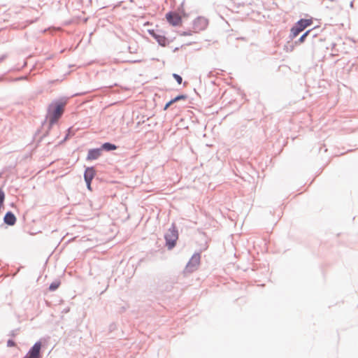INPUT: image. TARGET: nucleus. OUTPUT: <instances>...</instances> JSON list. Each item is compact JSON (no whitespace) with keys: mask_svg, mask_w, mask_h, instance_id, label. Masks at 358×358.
Returning <instances> with one entry per match:
<instances>
[{"mask_svg":"<svg viewBox=\"0 0 358 358\" xmlns=\"http://www.w3.org/2000/svg\"><path fill=\"white\" fill-rule=\"evenodd\" d=\"M166 245L169 250L173 248L178 238V233L175 227L170 228L165 234Z\"/></svg>","mask_w":358,"mask_h":358,"instance_id":"nucleus-3","label":"nucleus"},{"mask_svg":"<svg viewBox=\"0 0 358 358\" xmlns=\"http://www.w3.org/2000/svg\"><path fill=\"white\" fill-rule=\"evenodd\" d=\"M8 347H14L15 346V343L13 340H8L7 342Z\"/></svg>","mask_w":358,"mask_h":358,"instance_id":"nucleus-17","label":"nucleus"},{"mask_svg":"<svg viewBox=\"0 0 358 358\" xmlns=\"http://www.w3.org/2000/svg\"><path fill=\"white\" fill-rule=\"evenodd\" d=\"M197 24H201L204 27L206 26V21L204 19L198 18L195 20L194 25L196 26Z\"/></svg>","mask_w":358,"mask_h":358,"instance_id":"nucleus-14","label":"nucleus"},{"mask_svg":"<svg viewBox=\"0 0 358 358\" xmlns=\"http://www.w3.org/2000/svg\"><path fill=\"white\" fill-rule=\"evenodd\" d=\"M200 255H198V254H195L194 255L189 262L187 264V268H190L191 266H196L199 264L200 263Z\"/></svg>","mask_w":358,"mask_h":358,"instance_id":"nucleus-10","label":"nucleus"},{"mask_svg":"<svg viewBox=\"0 0 358 358\" xmlns=\"http://www.w3.org/2000/svg\"><path fill=\"white\" fill-rule=\"evenodd\" d=\"M58 287H59V283H57V282H53V283H52V284L50 285L49 289H50V290H51V291H54V290L57 289L58 288Z\"/></svg>","mask_w":358,"mask_h":358,"instance_id":"nucleus-16","label":"nucleus"},{"mask_svg":"<svg viewBox=\"0 0 358 358\" xmlns=\"http://www.w3.org/2000/svg\"><path fill=\"white\" fill-rule=\"evenodd\" d=\"M312 18L299 20L291 29L290 34L292 38L296 37L301 31L313 24Z\"/></svg>","mask_w":358,"mask_h":358,"instance_id":"nucleus-2","label":"nucleus"},{"mask_svg":"<svg viewBox=\"0 0 358 358\" xmlns=\"http://www.w3.org/2000/svg\"><path fill=\"white\" fill-rule=\"evenodd\" d=\"M166 20L173 27H180L182 24L181 15L176 12H169L166 14Z\"/></svg>","mask_w":358,"mask_h":358,"instance_id":"nucleus-4","label":"nucleus"},{"mask_svg":"<svg viewBox=\"0 0 358 358\" xmlns=\"http://www.w3.org/2000/svg\"><path fill=\"white\" fill-rule=\"evenodd\" d=\"M41 348V343L40 342L36 343L24 358H39Z\"/></svg>","mask_w":358,"mask_h":358,"instance_id":"nucleus-6","label":"nucleus"},{"mask_svg":"<svg viewBox=\"0 0 358 358\" xmlns=\"http://www.w3.org/2000/svg\"><path fill=\"white\" fill-rule=\"evenodd\" d=\"M101 155V149L90 150L87 157V160H93L97 159Z\"/></svg>","mask_w":358,"mask_h":358,"instance_id":"nucleus-9","label":"nucleus"},{"mask_svg":"<svg viewBox=\"0 0 358 358\" xmlns=\"http://www.w3.org/2000/svg\"><path fill=\"white\" fill-rule=\"evenodd\" d=\"M186 99V96L185 95H178L176 97H175L174 99H171L170 101H169L164 106V110H166L168 109V108L171 106L173 103L178 101H180V100H183V99Z\"/></svg>","mask_w":358,"mask_h":358,"instance_id":"nucleus-11","label":"nucleus"},{"mask_svg":"<svg viewBox=\"0 0 358 358\" xmlns=\"http://www.w3.org/2000/svg\"><path fill=\"white\" fill-rule=\"evenodd\" d=\"M148 31L161 46L165 47L169 44V40L165 36L157 34L154 29H149Z\"/></svg>","mask_w":358,"mask_h":358,"instance_id":"nucleus-5","label":"nucleus"},{"mask_svg":"<svg viewBox=\"0 0 358 358\" xmlns=\"http://www.w3.org/2000/svg\"><path fill=\"white\" fill-rule=\"evenodd\" d=\"M95 176V170L93 167L87 168L84 174L85 180L87 188L91 190V182Z\"/></svg>","mask_w":358,"mask_h":358,"instance_id":"nucleus-7","label":"nucleus"},{"mask_svg":"<svg viewBox=\"0 0 358 358\" xmlns=\"http://www.w3.org/2000/svg\"><path fill=\"white\" fill-rule=\"evenodd\" d=\"M310 32V30H308L306 31L299 38V41L298 42L299 43H302L304 42L306 38L307 37V36L309 34V33Z\"/></svg>","mask_w":358,"mask_h":358,"instance_id":"nucleus-13","label":"nucleus"},{"mask_svg":"<svg viewBox=\"0 0 358 358\" xmlns=\"http://www.w3.org/2000/svg\"><path fill=\"white\" fill-rule=\"evenodd\" d=\"M102 148L106 150L110 151L115 150L117 147L115 145L111 144L110 143H105L103 144Z\"/></svg>","mask_w":358,"mask_h":358,"instance_id":"nucleus-12","label":"nucleus"},{"mask_svg":"<svg viewBox=\"0 0 358 358\" xmlns=\"http://www.w3.org/2000/svg\"><path fill=\"white\" fill-rule=\"evenodd\" d=\"M173 76L179 85H180L182 83V79L180 76L178 75L176 73H173Z\"/></svg>","mask_w":358,"mask_h":358,"instance_id":"nucleus-15","label":"nucleus"},{"mask_svg":"<svg viewBox=\"0 0 358 358\" xmlns=\"http://www.w3.org/2000/svg\"><path fill=\"white\" fill-rule=\"evenodd\" d=\"M66 106L65 101H56L49 105L48 108V118L50 124H55L62 115L64 107Z\"/></svg>","mask_w":358,"mask_h":358,"instance_id":"nucleus-1","label":"nucleus"},{"mask_svg":"<svg viewBox=\"0 0 358 358\" xmlns=\"http://www.w3.org/2000/svg\"><path fill=\"white\" fill-rule=\"evenodd\" d=\"M3 220L6 224L12 226L16 222V217L11 212H8L5 215Z\"/></svg>","mask_w":358,"mask_h":358,"instance_id":"nucleus-8","label":"nucleus"}]
</instances>
